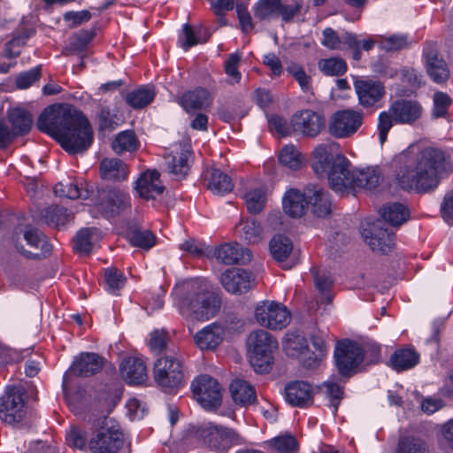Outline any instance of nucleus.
Wrapping results in <instances>:
<instances>
[{
	"label": "nucleus",
	"instance_id": "nucleus-15",
	"mask_svg": "<svg viewBox=\"0 0 453 453\" xmlns=\"http://www.w3.org/2000/svg\"><path fill=\"white\" fill-rule=\"evenodd\" d=\"M33 125L31 115H7L0 119V148H5L17 135L29 132Z\"/></svg>",
	"mask_w": 453,
	"mask_h": 453
},
{
	"label": "nucleus",
	"instance_id": "nucleus-14",
	"mask_svg": "<svg viewBox=\"0 0 453 453\" xmlns=\"http://www.w3.org/2000/svg\"><path fill=\"white\" fill-rule=\"evenodd\" d=\"M365 351L359 344L350 341L339 342L334 349V359L339 372L349 375L363 361Z\"/></svg>",
	"mask_w": 453,
	"mask_h": 453
},
{
	"label": "nucleus",
	"instance_id": "nucleus-23",
	"mask_svg": "<svg viewBox=\"0 0 453 453\" xmlns=\"http://www.w3.org/2000/svg\"><path fill=\"white\" fill-rule=\"evenodd\" d=\"M104 363L105 359L96 353L82 352L73 360L70 372L76 376H92L103 369Z\"/></svg>",
	"mask_w": 453,
	"mask_h": 453
},
{
	"label": "nucleus",
	"instance_id": "nucleus-62",
	"mask_svg": "<svg viewBox=\"0 0 453 453\" xmlns=\"http://www.w3.org/2000/svg\"><path fill=\"white\" fill-rule=\"evenodd\" d=\"M104 280L108 287V290L111 293L123 288L126 282V277L117 268L111 267L104 271Z\"/></svg>",
	"mask_w": 453,
	"mask_h": 453
},
{
	"label": "nucleus",
	"instance_id": "nucleus-56",
	"mask_svg": "<svg viewBox=\"0 0 453 453\" xmlns=\"http://www.w3.org/2000/svg\"><path fill=\"white\" fill-rule=\"evenodd\" d=\"M287 72L298 83L303 92L307 93L311 90V77L306 73L303 65L293 62L287 67Z\"/></svg>",
	"mask_w": 453,
	"mask_h": 453
},
{
	"label": "nucleus",
	"instance_id": "nucleus-64",
	"mask_svg": "<svg viewBox=\"0 0 453 453\" xmlns=\"http://www.w3.org/2000/svg\"><path fill=\"white\" fill-rule=\"evenodd\" d=\"M241 58V55L237 52L231 53L224 65L225 73L232 77L235 82H239L242 78V74L238 70Z\"/></svg>",
	"mask_w": 453,
	"mask_h": 453
},
{
	"label": "nucleus",
	"instance_id": "nucleus-27",
	"mask_svg": "<svg viewBox=\"0 0 453 453\" xmlns=\"http://www.w3.org/2000/svg\"><path fill=\"white\" fill-rule=\"evenodd\" d=\"M295 133L314 138L326 127L325 115H292Z\"/></svg>",
	"mask_w": 453,
	"mask_h": 453
},
{
	"label": "nucleus",
	"instance_id": "nucleus-31",
	"mask_svg": "<svg viewBox=\"0 0 453 453\" xmlns=\"http://www.w3.org/2000/svg\"><path fill=\"white\" fill-rule=\"evenodd\" d=\"M423 55L426 61V70L430 78L436 83H442L449 78V70L445 60L439 58L437 50L424 49Z\"/></svg>",
	"mask_w": 453,
	"mask_h": 453
},
{
	"label": "nucleus",
	"instance_id": "nucleus-40",
	"mask_svg": "<svg viewBox=\"0 0 453 453\" xmlns=\"http://www.w3.org/2000/svg\"><path fill=\"white\" fill-rule=\"evenodd\" d=\"M210 36L211 33L207 30H203V32L199 30V32L196 34L193 27L188 23H185L183 25L182 34L179 35L178 42L184 51H188L190 48L199 43L207 42Z\"/></svg>",
	"mask_w": 453,
	"mask_h": 453
},
{
	"label": "nucleus",
	"instance_id": "nucleus-19",
	"mask_svg": "<svg viewBox=\"0 0 453 453\" xmlns=\"http://www.w3.org/2000/svg\"><path fill=\"white\" fill-rule=\"evenodd\" d=\"M363 237L370 248L379 253H388L395 245V234L382 227V222L377 221L363 230Z\"/></svg>",
	"mask_w": 453,
	"mask_h": 453
},
{
	"label": "nucleus",
	"instance_id": "nucleus-47",
	"mask_svg": "<svg viewBox=\"0 0 453 453\" xmlns=\"http://www.w3.org/2000/svg\"><path fill=\"white\" fill-rule=\"evenodd\" d=\"M283 348L288 356L303 355L308 350L307 341L303 334L298 331L286 334Z\"/></svg>",
	"mask_w": 453,
	"mask_h": 453
},
{
	"label": "nucleus",
	"instance_id": "nucleus-46",
	"mask_svg": "<svg viewBox=\"0 0 453 453\" xmlns=\"http://www.w3.org/2000/svg\"><path fill=\"white\" fill-rule=\"evenodd\" d=\"M96 35V28L81 29L74 33L71 38L69 46L66 49L71 53H83Z\"/></svg>",
	"mask_w": 453,
	"mask_h": 453
},
{
	"label": "nucleus",
	"instance_id": "nucleus-5",
	"mask_svg": "<svg viewBox=\"0 0 453 453\" xmlns=\"http://www.w3.org/2000/svg\"><path fill=\"white\" fill-rule=\"evenodd\" d=\"M93 436L88 441L92 453H119L123 447L124 436L118 422L109 417L96 420Z\"/></svg>",
	"mask_w": 453,
	"mask_h": 453
},
{
	"label": "nucleus",
	"instance_id": "nucleus-28",
	"mask_svg": "<svg viewBox=\"0 0 453 453\" xmlns=\"http://www.w3.org/2000/svg\"><path fill=\"white\" fill-rule=\"evenodd\" d=\"M119 371L123 380L132 385H140L148 379L144 362L138 357H129L122 360Z\"/></svg>",
	"mask_w": 453,
	"mask_h": 453
},
{
	"label": "nucleus",
	"instance_id": "nucleus-58",
	"mask_svg": "<svg viewBox=\"0 0 453 453\" xmlns=\"http://www.w3.org/2000/svg\"><path fill=\"white\" fill-rule=\"evenodd\" d=\"M67 444L75 449H85L88 448L87 433L77 426H72L66 433Z\"/></svg>",
	"mask_w": 453,
	"mask_h": 453
},
{
	"label": "nucleus",
	"instance_id": "nucleus-6",
	"mask_svg": "<svg viewBox=\"0 0 453 453\" xmlns=\"http://www.w3.org/2000/svg\"><path fill=\"white\" fill-rule=\"evenodd\" d=\"M250 363L257 372H267L273 363V352L278 348L276 339L267 331L257 329L248 337Z\"/></svg>",
	"mask_w": 453,
	"mask_h": 453
},
{
	"label": "nucleus",
	"instance_id": "nucleus-57",
	"mask_svg": "<svg viewBox=\"0 0 453 453\" xmlns=\"http://www.w3.org/2000/svg\"><path fill=\"white\" fill-rule=\"evenodd\" d=\"M421 111L422 107L418 102L401 98L391 104L388 112L383 111L380 113H421Z\"/></svg>",
	"mask_w": 453,
	"mask_h": 453
},
{
	"label": "nucleus",
	"instance_id": "nucleus-33",
	"mask_svg": "<svg viewBox=\"0 0 453 453\" xmlns=\"http://www.w3.org/2000/svg\"><path fill=\"white\" fill-rule=\"evenodd\" d=\"M211 102L210 92L202 87L184 92L179 100V104L188 113L190 111L202 110Z\"/></svg>",
	"mask_w": 453,
	"mask_h": 453
},
{
	"label": "nucleus",
	"instance_id": "nucleus-2",
	"mask_svg": "<svg viewBox=\"0 0 453 453\" xmlns=\"http://www.w3.org/2000/svg\"><path fill=\"white\" fill-rule=\"evenodd\" d=\"M311 168L319 178H326L329 187L340 194L353 191L355 168L338 142L318 144L311 152Z\"/></svg>",
	"mask_w": 453,
	"mask_h": 453
},
{
	"label": "nucleus",
	"instance_id": "nucleus-61",
	"mask_svg": "<svg viewBox=\"0 0 453 453\" xmlns=\"http://www.w3.org/2000/svg\"><path fill=\"white\" fill-rule=\"evenodd\" d=\"M35 34L36 28L33 25H27L22 20L18 29L12 34L11 43H16L17 47L24 46Z\"/></svg>",
	"mask_w": 453,
	"mask_h": 453
},
{
	"label": "nucleus",
	"instance_id": "nucleus-54",
	"mask_svg": "<svg viewBox=\"0 0 453 453\" xmlns=\"http://www.w3.org/2000/svg\"><path fill=\"white\" fill-rule=\"evenodd\" d=\"M42 77V65H37L29 70L20 72L15 78V85L19 89H27L33 86Z\"/></svg>",
	"mask_w": 453,
	"mask_h": 453
},
{
	"label": "nucleus",
	"instance_id": "nucleus-55",
	"mask_svg": "<svg viewBox=\"0 0 453 453\" xmlns=\"http://www.w3.org/2000/svg\"><path fill=\"white\" fill-rule=\"evenodd\" d=\"M280 0H258L253 6L254 16L259 20L269 19L278 13Z\"/></svg>",
	"mask_w": 453,
	"mask_h": 453
},
{
	"label": "nucleus",
	"instance_id": "nucleus-63",
	"mask_svg": "<svg viewBox=\"0 0 453 453\" xmlns=\"http://www.w3.org/2000/svg\"><path fill=\"white\" fill-rule=\"evenodd\" d=\"M132 245L149 250L155 244V236L150 231H134L130 237Z\"/></svg>",
	"mask_w": 453,
	"mask_h": 453
},
{
	"label": "nucleus",
	"instance_id": "nucleus-44",
	"mask_svg": "<svg viewBox=\"0 0 453 453\" xmlns=\"http://www.w3.org/2000/svg\"><path fill=\"white\" fill-rule=\"evenodd\" d=\"M112 150L120 155L124 152H133L138 150L139 141L132 130L119 133L111 142Z\"/></svg>",
	"mask_w": 453,
	"mask_h": 453
},
{
	"label": "nucleus",
	"instance_id": "nucleus-12",
	"mask_svg": "<svg viewBox=\"0 0 453 453\" xmlns=\"http://www.w3.org/2000/svg\"><path fill=\"white\" fill-rule=\"evenodd\" d=\"M193 394L199 404L206 410H216L221 404V387L212 377L203 374L196 378L191 385Z\"/></svg>",
	"mask_w": 453,
	"mask_h": 453
},
{
	"label": "nucleus",
	"instance_id": "nucleus-45",
	"mask_svg": "<svg viewBox=\"0 0 453 453\" xmlns=\"http://www.w3.org/2000/svg\"><path fill=\"white\" fill-rule=\"evenodd\" d=\"M100 171L103 178L109 180H123L127 175V165L118 158H104Z\"/></svg>",
	"mask_w": 453,
	"mask_h": 453
},
{
	"label": "nucleus",
	"instance_id": "nucleus-52",
	"mask_svg": "<svg viewBox=\"0 0 453 453\" xmlns=\"http://www.w3.org/2000/svg\"><path fill=\"white\" fill-rule=\"evenodd\" d=\"M243 197L249 212L252 214H257L262 211L266 203L265 191L262 188L247 191Z\"/></svg>",
	"mask_w": 453,
	"mask_h": 453
},
{
	"label": "nucleus",
	"instance_id": "nucleus-36",
	"mask_svg": "<svg viewBox=\"0 0 453 453\" xmlns=\"http://www.w3.org/2000/svg\"><path fill=\"white\" fill-rule=\"evenodd\" d=\"M207 188L216 195L231 192L234 185L230 177L217 168L208 169L204 173Z\"/></svg>",
	"mask_w": 453,
	"mask_h": 453
},
{
	"label": "nucleus",
	"instance_id": "nucleus-37",
	"mask_svg": "<svg viewBox=\"0 0 453 453\" xmlns=\"http://www.w3.org/2000/svg\"><path fill=\"white\" fill-rule=\"evenodd\" d=\"M234 402L241 406L253 404L257 400L255 388L247 381L236 379L230 384Z\"/></svg>",
	"mask_w": 453,
	"mask_h": 453
},
{
	"label": "nucleus",
	"instance_id": "nucleus-30",
	"mask_svg": "<svg viewBox=\"0 0 453 453\" xmlns=\"http://www.w3.org/2000/svg\"><path fill=\"white\" fill-rule=\"evenodd\" d=\"M285 399L292 406L306 407L312 402L311 386L304 381H293L285 387Z\"/></svg>",
	"mask_w": 453,
	"mask_h": 453
},
{
	"label": "nucleus",
	"instance_id": "nucleus-38",
	"mask_svg": "<svg viewBox=\"0 0 453 453\" xmlns=\"http://www.w3.org/2000/svg\"><path fill=\"white\" fill-rule=\"evenodd\" d=\"M54 192L57 196L61 197L88 200L91 197L93 189L92 188H89L88 184H86V188H83L73 181H67L56 184L54 187Z\"/></svg>",
	"mask_w": 453,
	"mask_h": 453
},
{
	"label": "nucleus",
	"instance_id": "nucleus-4",
	"mask_svg": "<svg viewBox=\"0 0 453 453\" xmlns=\"http://www.w3.org/2000/svg\"><path fill=\"white\" fill-rule=\"evenodd\" d=\"M175 291L179 297V310L187 319L203 321L215 315L218 302L205 280L196 279L185 281Z\"/></svg>",
	"mask_w": 453,
	"mask_h": 453
},
{
	"label": "nucleus",
	"instance_id": "nucleus-21",
	"mask_svg": "<svg viewBox=\"0 0 453 453\" xmlns=\"http://www.w3.org/2000/svg\"><path fill=\"white\" fill-rule=\"evenodd\" d=\"M329 134L342 139L353 135L363 123L362 115H331L328 120Z\"/></svg>",
	"mask_w": 453,
	"mask_h": 453
},
{
	"label": "nucleus",
	"instance_id": "nucleus-32",
	"mask_svg": "<svg viewBox=\"0 0 453 453\" xmlns=\"http://www.w3.org/2000/svg\"><path fill=\"white\" fill-rule=\"evenodd\" d=\"M282 203L286 214L292 218H301L308 208L306 188L303 192L296 188H290L283 196Z\"/></svg>",
	"mask_w": 453,
	"mask_h": 453
},
{
	"label": "nucleus",
	"instance_id": "nucleus-18",
	"mask_svg": "<svg viewBox=\"0 0 453 453\" xmlns=\"http://www.w3.org/2000/svg\"><path fill=\"white\" fill-rule=\"evenodd\" d=\"M253 280L250 272L238 267L226 269L219 277L222 287L233 295H242L248 292L252 288Z\"/></svg>",
	"mask_w": 453,
	"mask_h": 453
},
{
	"label": "nucleus",
	"instance_id": "nucleus-41",
	"mask_svg": "<svg viewBox=\"0 0 453 453\" xmlns=\"http://www.w3.org/2000/svg\"><path fill=\"white\" fill-rule=\"evenodd\" d=\"M419 361V355L413 349H401L390 357L391 366L397 372L414 367Z\"/></svg>",
	"mask_w": 453,
	"mask_h": 453
},
{
	"label": "nucleus",
	"instance_id": "nucleus-22",
	"mask_svg": "<svg viewBox=\"0 0 453 453\" xmlns=\"http://www.w3.org/2000/svg\"><path fill=\"white\" fill-rule=\"evenodd\" d=\"M135 188L139 196L145 200H156L165 191L160 174L156 170L143 172L136 180Z\"/></svg>",
	"mask_w": 453,
	"mask_h": 453
},
{
	"label": "nucleus",
	"instance_id": "nucleus-1",
	"mask_svg": "<svg viewBox=\"0 0 453 453\" xmlns=\"http://www.w3.org/2000/svg\"><path fill=\"white\" fill-rule=\"evenodd\" d=\"M393 163L395 165V179L403 189L426 193L439 185L448 159L441 149L426 147L416 152L411 145L395 155Z\"/></svg>",
	"mask_w": 453,
	"mask_h": 453
},
{
	"label": "nucleus",
	"instance_id": "nucleus-7",
	"mask_svg": "<svg viewBox=\"0 0 453 453\" xmlns=\"http://www.w3.org/2000/svg\"><path fill=\"white\" fill-rule=\"evenodd\" d=\"M153 378L157 385L165 392L177 389L184 380L181 361L173 356H165L156 360Z\"/></svg>",
	"mask_w": 453,
	"mask_h": 453
},
{
	"label": "nucleus",
	"instance_id": "nucleus-48",
	"mask_svg": "<svg viewBox=\"0 0 453 453\" xmlns=\"http://www.w3.org/2000/svg\"><path fill=\"white\" fill-rule=\"evenodd\" d=\"M96 238V230L95 228L81 229L73 238L74 251L80 255H88Z\"/></svg>",
	"mask_w": 453,
	"mask_h": 453
},
{
	"label": "nucleus",
	"instance_id": "nucleus-49",
	"mask_svg": "<svg viewBox=\"0 0 453 453\" xmlns=\"http://www.w3.org/2000/svg\"><path fill=\"white\" fill-rule=\"evenodd\" d=\"M292 250V241L285 235H275L270 242L271 254L278 262H285Z\"/></svg>",
	"mask_w": 453,
	"mask_h": 453
},
{
	"label": "nucleus",
	"instance_id": "nucleus-60",
	"mask_svg": "<svg viewBox=\"0 0 453 453\" xmlns=\"http://www.w3.org/2000/svg\"><path fill=\"white\" fill-rule=\"evenodd\" d=\"M397 453H428V449L424 441L414 437H405L399 441Z\"/></svg>",
	"mask_w": 453,
	"mask_h": 453
},
{
	"label": "nucleus",
	"instance_id": "nucleus-26",
	"mask_svg": "<svg viewBox=\"0 0 453 453\" xmlns=\"http://www.w3.org/2000/svg\"><path fill=\"white\" fill-rule=\"evenodd\" d=\"M306 196L308 198V206L310 205L311 212L319 217L325 218L332 211V203L327 191L316 185H308L306 187Z\"/></svg>",
	"mask_w": 453,
	"mask_h": 453
},
{
	"label": "nucleus",
	"instance_id": "nucleus-20",
	"mask_svg": "<svg viewBox=\"0 0 453 453\" xmlns=\"http://www.w3.org/2000/svg\"><path fill=\"white\" fill-rule=\"evenodd\" d=\"M127 196L116 188L98 191L96 206L106 217H112L123 211L127 205Z\"/></svg>",
	"mask_w": 453,
	"mask_h": 453
},
{
	"label": "nucleus",
	"instance_id": "nucleus-13",
	"mask_svg": "<svg viewBox=\"0 0 453 453\" xmlns=\"http://www.w3.org/2000/svg\"><path fill=\"white\" fill-rule=\"evenodd\" d=\"M353 87L359 104L366 109L376 106L386 95L383 82L368 76H355Z\"/></svg>",
	"mask_w": 453,
	"mask_h": 453
},
{
	"label": "nucleus",
	"instance_id": "nucleus-25",
	"mask_svg": "<svg viewBox=\"0 0 453 453\" xmlns=\"http://www.w3.org/2000/svg\"><path fill=\"white\" fill-rule=\"evenodd\" d=\"M214 256L225 265L246 264L252 258L251 251L239 243H224L217 248Z\"/></svg>",
	"mask_w": 453,
	"mask_h": 453
},
{
	"label": "nucleus",
	"instance_id": "nucleus-39",
	"mask_svg": "<svg viewBox=\"0 0 453 453\" xmlns=\"http://www.w3.org/2000/svg\"><path fill=\"white\" fill-rule=\"evenodd\" d=\"M380 213L382 219L393 226H398L406 222L410 216L407 207L400 203L385 204Z\"/></svg>",
	"mask_w": 453,
	"mask_h": 453
},
{
	"label": "nucleus",
	"instance_id": "nucleus-9",
	"mask_svg": "<svg viewBox=\"0 0 453 453\" xmlns=\"http://www.w3.org/2000/svg\"><path fill=\"white\" fill-rule=\"evenodd\" d=\"M198 437L211 449L215 451H226L234 446L244 443L243 438L234 429L207 424L197 430Z\"/></svg>",
	"mask_w": 453,
	"mask_h": 453
},
{
	"label": "nucleus",
	"instance_id": "nucleus-42",
	"mask_svg": "<svg viewBox=\"0 0 453 453\" xmlns=\"http://www.w3.org/2000/svg\"><path fill=\"white\" fill-rule=\"evenodd\" d=\"M280 163L291 171H297L304 165V157L293 144L284 146L279 153Z\"/></svg>",
	"mask_w": 453,
	"mask_h": 453
},
{
	"label": "nucleus",
	"instance_id": "nucleus-8",
	"mask_svg": "<svg viewBox=\"0 0 453 453\" xmlns=\"http://www.w3.org/2000/svg\"><path fill=\"white\" fill-rule=\"evenodd\" d=\"M254 319L262 327L276 331L289 325L291 313L281 303L264 300L256 305Z\"/></svg>",
	"mask_w": 453,
	"mask_h": 453
},
{
	"label": "nucleus",
	"instance_id": "nucleus-11",
	"mask_svg": "<svg viewBox=\"0 0 453 453\" xmlns=\"http://www.w3.org/2000/svg\"><path fill=\"white\" fill-rule=\"evenodd\" d=\"M25 389L21 386L8 387L0 402V418L7 424L21 421L26 415Z\"/></svg>",
	"mask_w": 453,
	"mask_h": 453
},
{
	"label": "nucleus",
	"instance_id": "nucleus-53",
	"mask_svg": "<svg viewBox=\"0 0 453 453\" xmlns=\"http://www.w3.org/2000/svg\"><path fill=\"white\" fill-rule=\"evenodd\" d=\"M42 218L47 224L59 226L69 222L73 216L65 208L56 205L46 208L42 212Z\"/></svg>",
	"mask_w": 453,
	"mask_h": 453
},
{
	"label": "nucleus",
	"instance_id": "nucleus-50",
	"mask_svg": "<svg viewBox=\"0 0 453 453\" xmlns=\"http://www.w3.org/2000/svg\"><path fill=\"white\" fill-rule=\"evenodd\" d=\"M319 71L326 76H342L347 70L346 61L341 57L321 58L318 62Z\"/></svg>",
	"mask_w": 453,
	"mask_h": 453
},
{
	"label": "nucleus",
	"instance_id": "nucleus-29",
	"mask_svg": "<svg viewBox=\"0 0 453 453\" xmlns=\"http://www.w3.org/2000/svg\"><path fill=\"white\" fill-rule=\"evenodd\" d=\"M224 336V327L218 323H212L198 331L194 336V341L200 349L211 350L222 342Z\"/></svg>",
	"mask_w": 453,
	"mask_h": 453
},
{
	"label": "nucleus",
	"instance_id": "nucleus-3",
	"mask_svg": "<svg viewBox=\"0 0 453 453\" xmlns=\"http://www.w3.org/2000/svg\"><path fill=\"white\" fill-rule=\"evenodd\" d=\"M36 126L71 154L86 150L93 142V132L85 115H39Z\"/></svg>",
	"mask_w": 453,
	"mask_h": 453
},
{
	"label": "nucleus",
	"instance_id": "nucleus-43",
	"mask_svg": "<svg viewBox=\"0 0 453 453\" xmlns=\"http://www.w3.org/2000/svg\"><path fill=\"white\" fill-rule=\"evenodd\" d=\"M267 117L268 127L271 133L282 137L295 133L294 117L292 115H267Z\"/></svg>",
	"mask_w": 453,
	"mask_h": 453
},
{
	"label": "nucleus",
	"instance_id": "nucleus-34",
	"mask_svg": "<svg viewBox=\"0 0 453 453\" xmlns=\"http://www.w3.org/2000/svg\"><path fill=\"white\" fill-rule=\"evenodd\" d=\"M353 191L357 188L374 189L383 180L382 173L378 166L357 169L354 171Z\"/></svg>",
	"mask_w": 453,
	"mask_h": 453
},
{
	"label": "nucleus",
	"instance_id": "nucleus-59",
	"mask_svg": "<svg viewBox=\"0 0 453 453\" xmlns=\"http://www.w3.org/2000/svg\"><path fill=\"white\" fill-rule=\"evenodd\" d=\"M242 225V235L250 243H257L263 239V229L256 219H247Z\"/></svg>",
	"mask_w": 453,
	"mask_h": 453
},
{
	"label": "nucleus",
	"instance_id": "nucleus-35",
	"mask_svg": "<svg viewBox=\"0 0 453 453\" xmlns=\"http://www.w3.org/2000/svg\"><path fill=\"white\" fill-rule=\"evenodd\" d=\"M418 115H379L378 131L381 145L387 141L388 131L396 125H413Z\"/></svg>",
	"mask_w": 453,
	"mask_h": 453
},
{
	"label": "nucleus",
	"instance_id": "nucleus-24",
	"mask_svg": "<svg viewBox=\"0 0 453 453\" xmlns=\"http://www.w3.org/2000/svg\"><path fill=\"white\" fill-rule=\"evenodd\" d=\"M121 96L130 108L135 111L142 110L150 105L157 96L156 87L152 83L136 86L129 91H122Z\"/></svg>",
	"mask_w": 453,
	"mask_h": 453
},
{
	"label": "nucleus",
	"instance_id": "nucleus-17",
	"mask_svg": "<svg viewBox=\"0 0 453 453\" xmlns=\"http://www.w3.org/2000/svg\"><path fill=\"white\" fill-rule=\"evenodd\" d=\"M321 44L331 50H343L342 45L347 46L351 50L352 58L356 61H359L362 58V52L360 51V41L357 35L354 33L347 32L341 38L336 31L332 27H326L322 31Z\"/></svg>",
	"mask_w": 453,
	"mask_h": 453
},
{
	"label": "nucleus",
	"instance_id": "nucleus-16",
	"mask_svg": "<svg viewBox=\"0 0 453 453\" xmlns=\"http://www.w3.org/2000/svg\"><path fill=\"white\" fill-rule=\"evenodd\" d=\"M191 153L190 139L185 138L178 146L175 145L171 154L165 157L169 173L177 180L185 178L188 173Z\"/></svg>",
	"mask_w": 453,
	"mask_h": 453
},
{
	"label": "nucleus",
	"instance_id": "nucleus-10",
	"mask_svg": "<svg viewBox=\"0 0 453 453\" xmlns=\"http://www.w3.org/2000/svg\"><path fill=\"white\" fill-rule=\"evenodd\" d=\"M22 234V240L19 236L14 239L16 250L27 258L42 259L46 257L51 251V245L48 242L47 237L36 228L26 227Z\"/></svg>",
	"mask_w": 453,
	"mask_h": 453
},
{
	"label": "nucleus",
	"instance_id": "nucleus-51",
	"mask_svg": "<svg viewBox=\"0 0 453 453\" xmlns=\"http://www.w3.org/2000/svg\"><path fill=\"white\" fill-rule=\"evenodd\" d=\"M273 453H297L298 443L296 438L290 434H285L268 441Z\"/></svg>",
	"mask_w": 453,
	"mask_h": 453
}]
</instances>
